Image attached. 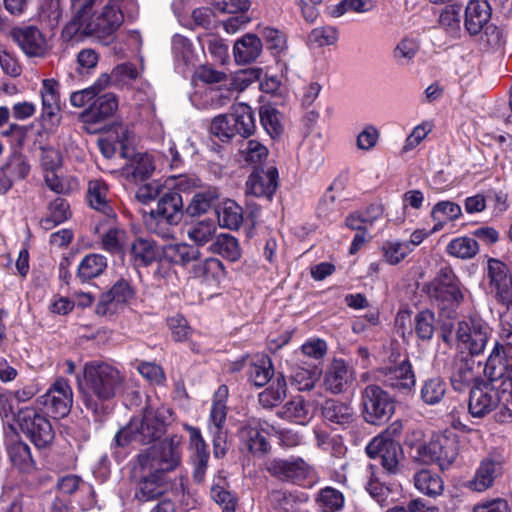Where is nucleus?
I'll use <instances>...</instances> for the list:
<instances>
[{"instance_id": "obj_28", "label": "nucleus", "mask_w": 512, "mask_h": 512, "mask_svg": "<svg viewBox=\"0 0 512 512\" xmlns=\"http://www.w3.org/2000/svg\"><path fill=\"white\" fill-rule=\"evenodd\" d=\"M228 395L229 390L226 385H221L214 393L208 418V430L226 429Z\"/></svg>"}, {"instance_id": "obj_10", "label": "nucleus", "mask_w": 512, "mask_h": 512, "mask_svg": "<svg viewBox=\"0 0 512 512\" xmlns=\"http://www.w3.org/2000/svg\"><path fill=\"white\" fill-rule=\"evenodd\" d=\"M365 450L370 458H380L381 466L387 476H396L402 473L404 453L399 443L378 436L369 442Z\"/></svg>"}, {"instance_id": "obj_49", "label": "nucleus", "mask_w": 512, "mask_h": 512, "mask_svg": "<svg viewBox=\"0 0 512 512\" xmlns=\"http://www.w3.org/2000/svg\"><path fill=\"white\" fill-rule=\"evenodd\" d=\"M8 454L12 464L22 472H30L34 468V461L31 457L29 446L16 441L8 445Z\"/></svg>"}, {"instance_id": "obj_5", "label": "nucleus", "mask_w": 512, "mask_h": 512, "mask_svg": "<svg viewBox=\"0 0 512 512\" xmlns=\"http://www.w3.org/2000/svg\"><path fill=\"white\" fill-rule=\"evenodd\" d=\"M165 421L159 411L151 407L144 410L141 419H133L115 435L117 446L125 447L132 442L148 444L162 436Z\"/></svg>"}, {"instance_id": "obj_14", "label": "nucleus", "mask_w": 512, "mask_h": 512, "mask_svg": "<svg viewBox=\"0 0 512 512\" xmlns=\"http://www.w3.org/2000/svg\"><path fill=\"white\" fill-rule=\"evenodd\" d=\"M489 289L497 303L512 311V275L508 266L495 258L487 262Z\"/></svg>"}, {"instance_id": "obj_16", "label": "nucleus", "mask_w": 512, "mask_h": 512, "mask_svg": "<svg viewBox=\"0 0 512 512\" xmlns=\"http://www.w3.org/2000/svg\"><path fill=\"white\" fill-rule=\"evenodd\" d=\"M502 397L500 392L495 390L493 383L480 380L470 390L468 411L471 416L482 418L498 407Z\"/></svg>"}, {"instance_id": "obj_22", "label": "nucleus", "mask_w": 512, "mask_h": 512, "mask_svg": "<svg viewBox=\"0 0 512 512\" xmlns=\"http://www.w3.org/2000/svg\"><path fill=\"white\" fill-rule=\"evenodd\" d=\"M491 18V7L487 0H470L465 10L464 25L471 35L479 34Z\"/></svg>"}, {"instance_id": "obj_51", "label": "nucleus", "mask_w": 512, "mask_h": 512, "mask_svg": "<svg viewBox=\"0 0 512 512\" xmlns=\"http://www.w3.org/2000/svg\"><path fill=\"white\" fill-rule=\"evenodd\" d=\"M381 251L388 264L397 265L412 252V247H410V243L388 240L383 242Z\"/></svg>"}, {"instance_id": "obj_18", "label": "nucleus", "mask_w": 512, "mask_h": 512, "mask_svg": "<svg viewBox=\"0 0 512 512\" xmlns=\"http://www.w3.org/2000/svg\"><path fill=\"white\" fill-rule=\"evenodd\" d=\"M378 373V378L385 386L402 394H409L416 385V377L408 359L393 366L383 367Z\"/></svg>"}, {"instance_id": "obj_11", "label": "nucleus", "mask_w": 512, "mask_h": 512, "mask_svg": "<svg viewBox=\"0 0 512 512\" xmlns=\"http://www.w3.org/2000/svg\"><path fill=\"white\" fill-rule=\"evenodd\" d=\"M363 416L366 422L379 425L394 413V402L389 394L377 385H368L362 391Z\"/></svg>"}, {"instance_id": "obj_54", "label": "nucleus", "mask_w": 512, "mask_h": 512, "mask_svg": "<svg viewBox=\"0 0 512 512\" xmlns=\"http://www.w3.org/2000/svg\"><path fill=\"white\" fill-rule=\"evenodd\" d=\"M218 196V191L215 188L198 192L193 196L190 204L187 206L186 212L193 217L204 214Z\"/></svg>"}, {"instance_id": "obj_20", "label": "nucleus", "mask_w": 512, "mask_h": 512, "mask_svg": "<svg viewBox=\"0 0 512 512\" xmlns=\"http://www.w3.org/2000/svg\"><path fill=\"white\" fill-rule=\"evenodd\" d=\"M354 373L343 360L334 359L327 368L323 385L332 394H339L346 391L352 384Z\"/></svg>"}, {"instance_id": "obj_7", "label": "nucleus", "mask_w": 512, "mask_h": 512, "mask_svg": "<svg viewBox=\"0 0 512 512\" xmlns=\"http://www.w3.org/2000/svg\"><path fill=\"white\" fill-rule=\"evenodd\" d=\"M427 293L447 317L453 316L464 299L459 281L450 268H442L439 271L436 278L427 286Z\"/></svg>"}, {"instance_id": "obj_39", "label": "nucleus", "mask_w": 512, "mask_h": 512, "mask_svg": "<svg viewBox=\"0 0 512 512\" xmlns=\"http://www.w3.org/2000/svg\"><path fill=\"white\" fill-rule=\"evenodd\" d=\"M249 380L257 387L266 385L274 375L270 358L266 355H256L248 367Z\"/></svg>"}, {"instance_id": "obj_48", "label": "nucleus", "mask_w": 512, "mask_h": 512, "mask_svg": "<svg viewBox=\"0 0 512 512\" xmlns=\"http://www.w3.org/2000/svg\"><path fill=\"white\" fill-rule=\"evenodd\" d=\"M101 244L105 251L123 258L128 245L127 233L123 229L111 228L103 234Z\"/></svg>"}, {"instance_id": "obj_53", "label": "nucleus", "mask_w": 512, "mask_h": 512, "mask_svg": "<svg viewBox=\"0 0 512 512\" xmlns=\"http://www.w3.org/2000/svg\"><path fill=\"white\" fill-rule=\"evenodd\" d=\"M260 121L267 134L275 139L283 132L281 114L271 106H263L260 109Z\"/></svg>"}, {"instance_id": "obj_52", "label": "nucleus", "mask_w": 512, "mask_h": 512, "mask_svg": "<svg viewBox=\"0 0 512 512\" xmlns=\"http://www.w3.org/2000/svg\"><path fill=\"white\" fill-rule=\"evenodd\" d=\"M366 472L368 475L366 491L380 505H384L390 495V489L380 481L377 474V467L375 465L369 464Z\"/></svg>"}, {"instance_id": "obj_29", "label": "nucleus", "mask_w": 512, "mask_h": 512, "mask_svg": "<svg viewBox=\"0 0 512 512\" xmlns=\"http://www.w3.org/2000/svg\"><path fill=\"white\" fill-rule=\"evenodd\" d=\"M189 273L192 277L201 280L207 284H217L224 276V267L220 260L216 258L198 259L191 266Z\"/></svg>"}, {"instance_id": "obj_24", "label": "nucleus", "mask_w": 512, "mask_h": 512, "mask_svg": "<svg viewBox=\"0 0 512 512\" xmlns=\"http://www.w3.org/2000/svg\"><path fill=\"white\" fill-rule=\"evenodd\" d=\"M234 93L235 89L233 87V82L232 80H229L228 82H224L217 86L207 87L201 95L196 93L193 96L192 101L196 103L198 97H201L203 98V101L200 104L202 108L218 109L228 105L232 101Z\"/></svg>"}, {"instance_id": "obj_37", "label": "nucleus", "mask_w": 512, "mask_h": 512, "mask_svg": "<svg viewBox=\"0 0 512 512\" xmlns=\"http://www.w3.org/2000/svg\"><path fill=\"white\" fill-rule=\"evenodd\" d=\"M230 121L233 127L237 129V134L242 137L251 136L256 129L253 110L250 106L243 103L233 106Z\"/></svg>"}, {"instance_id": "obj_50", "label": "nucleus", "mask_w": 512, "mask_h": 512, "mask_svg": "<svg viewBox=\"0 0 512 512\" xmlns=\"http://www.w3.org/2000/svg\"><path fill=\"white\" fill-rule=\"evenodd\" d=\"M447 386L440 377H432L424 381L420 395L427 405H436L442 401L446 394Z\"/></svg>"}, {"instance_id": "obj_30", "label": "nucleus", "mask_w": 512, "mask_h": 512, "mask_svg": "<svg viewBox=\"0 0 512 512\" xmlns=\"http://www.w3.org/2000/svg\"><path fill=\"white\" fill-rule=\"evenodd\" d=\"M87 200L90 206L111 217L114 215L110 206V192L107 184L100 179L90 180L87 188Z\"/></svg>"}, {"instance_id": "obj_47", "label": "nucleus", "mask_w": 512, "mask_h": 512, "mask_svg": "<svg viewBox=\"0 0 512 512\" xmlns=\"http://www.w3.org/2000/svg\"><path fill=\"white\" fill-rule=\"evenodd\" d=\"M315 501L322 512H337L343 508L345 497L341 491L327 486L319 490Z\"/></svg>"}, {"instance_id": "obj_26", "label": "nucleus", "mask_w": 512, "mask_h": 512, "mask_svg": "<svg viewBox=\"0 0 512 512\" xmlns=\"http://www.w3.org/2000/svg\"><path fill=\"white\" fill-rule=\"evenodd\" d=\"M278 172L274 167L260 173H252L246 183L247 191L257 197L271 198L277 188Z\"/></svg>"}, {"instance_id": "obj_8", "label": "nucleus", "mask_w": 512, "mask_h": 512, "mask_svg": "<svg viewBox=\"0 0 512 512\" xmlns=\"http://www.w3.org/2000/svg\"><path fill=\"white\" fill-rule=\"evenodd\" d=\"M265 470L279 481L305 488H311L318 482L314 468L300 457L268 460Z\"/></svg>"}, {"instance_id": "obj_62", "label": "nucleus", "mask_w": 512, "mask_h": 512, "mask_svg": "<svg viewBox=\"0 0 512 512\" xmlns=\"http://www.w3.org/2000/svg\"><path fill=\"white\" fill-rule=\"evenodd\" d=\"M210 131L223 142L229 141L237 135V129L233 127L230 121V114L215 117L211 123Z\"/></svg>"}, {"instance_id": "obj_32", "label": "nucleus", "mask_w": 512, "mask_h": 512, "mask_svg": "<svg viewBox=\"0 0 512 512\" xmlns=\"http://www.w3.org/2000/svg\"><path fill=\"white\" fill-rule=\"evenodd\" d=\"M260 422L250 419L239 429V438L252 453H265L269 443L259 430Z\"/></svg>"}, {"instance_id": "obj_56", "label": "nucleus", "mask_w": 512, "mask_h": 512, "mask_svg": "<svg viewBox=\"0 0 512 512\" xmlns=\"http://www.w3.org/2000/svg\"><path fill=\"white\" fill-rule=\"evenodd\" d=\"M216 229L212 220H203L192 224L187 229V236L192 242L202 246L213 238Z\"/></svg>"}, {"instance_id": "obj_6", "label": "nucleus", "mask_w": 512, "mask_h": 512, "mask_svg": "<svg viewBox=\"0 0 512 512\" xmlns=\"http://www.w3.org/2000/svg\"><path fill=\"white\" fill-rule=\"evenodd\" d=\"M183 216V200L179 192L164 193L156 209L151 210L145 219L147 229L162 238L172 236L171 226L177 225Z\"/></svg>"}, {"instance_id": "obj_25", "label": "nucleus", "mask_w": 512, "mask_h": 512, "mask_svg": "<svg viewBox=\"0 0 512 512\" xmlns=\"http://www.w3.org/2000/svg\"><path fill=\"white\" fill-rule=\"evenodd\" d=\"M42 118L49 121L51 125L59 122L57 116L60 112V95L58 83L53 79H45L41 88Z\"/></svg>"}, {"instance_id": "obj_21", "label": "nucleus", "mask_w": 512, "mask_h": 512, "mask_svg": "<svg viewBox=\"0 0 512 512\" xmlns=\"http://www.w3.org/2000/svg\"><path fill=\"white\" fill-rule=\"evenodd\" d=\"M501 474L502 463L493 457H486L480 462L467 487L476 492H484L494 485Z\"/></svg>"}, {"instance_id": "obj_61", "label": "nucleus", "mask_w": 512, "mask_h": 512, "mask_svg": "<svg viewBox=\"0 0 512 512\" xmlns=\"http://www.w3.org/2000/svg\"><path fill=\"white\" fill-rule=\"evenodd\" d=\"M461 215V207L452 201H440L434 205L431 211V217L435 221H454Z\"/></svg>"}, {"instance_id": "obj_64", "label": "nucleus", "mask_w": 512, "mask_h": 512, "mask_svg": "<svg viewBox=\"0 0 512 512\" xmlns=\"http://www.w3.org/2000/svg\"><path fill=\"white\" fill-rule=\"evenodd\" d=\"M494 353H497V357L512 358V326L509 323L502 322L499 340L495 343L491 354Z\"/></svg>"}, {"instance_id": "obj_2", "label": "nucleus", "mask_w": 512, "mask_h": 512, "mask_svg": "<svg viewBox=\"0 0 512 512\" xmlns=\"http://www.w3.org/2000/svg\"><path fill=\"white\" fill-rule=\"evenodd\" d=\"M95 1L71 0L73 16L62 30L61 37L64 41L93 36L109 43L123 22L121 3H132V0H109L99 14L92 15L91 9Z\"/></svg>"}, {"instance_id": "obj_34", "label": "nucleus", "mask_w": 512, "mask_h": 512, "mask_svg": "<svg viewBox=\"0 0 512 512\" xmlns=\"http://www.w3.org/2000/svg\"><path fill=\"white\" fill-rule=\"evenodd\" d=\"M163 254L167 260L181 266L193 265L201 256L199 248L187 243L166 245Z\"/></svg>"}, {"instance_id": "obj_58", "label": "nucleus", "mask_w": 512, "mask_h": 512, "mask_svg": "<svg viewBox=\"0 0 512 512\" xmlns=\"http://www.w3.org/2000/svg\"><path fill=\"white\" fill-rule=\"evenodd\" d=\"M45 183L58 194H68L79 188V183L75 177H60L53 170L46 172Z\"/></svg>"}, {"instance_id": "obj_3", "label": "nucleus", "mask_w": 512, "mask_h": 512, "mask_svg": "<svg viewBox=\"0 0 512 512\" xmlns=\"http://www.w3.org/2000/svg\"><path fill=\"white\" fill-rule=\"evenodd\" d=\"M125 386V376L115 366L92 361L83 369V382L79 389L84 406L98 415L103 413V404L114 399Z\"/></svg>"}, {"instance_id": "obj_38", "label": "nucleus", "mask_w": 512, "mask_h": 512, "mask_svg": "<svg viewBox=\"0 0 512 512\" xmlns=\"http://www.w3.org/2000/svg\"><path fill=\"white\" fill-rule=\"evenodd\" d=\"M322 415L327 421L343 427L354 421L353 409L349 405L333 399L324 402Z\"/></svg>"}, {"instance_id": "obj_44", "label": "nucleus", "mask_w": 512, "mask_h": 512, "mask_svg": "<svg viewBox=\"0 0 512 512\" xmlns=\"http://www.w3.org/2000/svg\"><path fill=\"white\" fill-rule=\"evenodd\" d=\"M155 169L152 157L147 153L135 154L129 164L124 167V171L131 176L134 181H144L148 179Z\"/></svg>"}, {"instance_id": "obj_19", "label": "nucleus", "mask_w": 512, "mask_h": 512, "mask_svg": "<svg viewBox=\"0 0 512 512\" xmlns=\"http://www.w3.org/2000/svg\"><path fill=\"white\" fill-rule=\"evenodd\" d=\"M487 377L486 383H493L495 390L502 396H512V364L508 359L497 357V353L490 354L483 368Z\"/></svg>"}, {"instance_id": "obj_13", "label": "nucleus", "mask_w": 512, "mask_h": 512, "mask_svg": "<svg viewBox=\"0 0 512 512\" xmlns=\"http://www.w3.org/2000/svg\"><path fill=\"white\" fill-rule=\"evenodd\" d=\"M73 404V391L69 382L64 378H58L50 386L45 394L37 398L35 405L45 409L47 414L53 417H65L70 412Z\"/></svg>"}, {"instance_id": "obj_45", "label": "nucleus", "mask_w": 512, "mask_h": 512, "mask_svg": "<svg viewBox=\"0 0 512 512\" xmlns=\"http://www.w3.org/2000/svg\"><path fill=\"white\" fill-rule=\"evenodd\" d=\"M287 393L286 379L278 374L268 388L259 394V402L264 408H272L280 403Z\"/></svg>"}, {"instance_id": "obj_46", "label": "nucleus", "mask_w": 512, "mask_h": 512, "mask_svg": "<svg viewBox=\"0 0 512 512\" xmlns=\"http://www.w3.org/2000/svg\"><path fill=\"white\" fill-rule=\"evenodd\" d=\"M213 253L219 254L231 262L238 261L241 257V248L238 240L229 234L219 235L210 247Z\"/></svg>"}, {"instance_id": "obj_55", "label": "nucleus", "mask_w": 512, "mask_h": 512, "mask_svg": "<svg viewBox=\"0 0 512 512\" xmlns=\"http://www.w3.org/2000/svg\"><path fill=\"white\" fill-rule=\"evenodd\" d=\"M447 251L450 255L457 258L470 259L478 253L479 246L477 241L473 238L459 237L453 239L448 244Z\"/></svg>"}, {"instance_id": "obj_59", "label": "nucleus", "mask_w": 512, "mask_h": 512, "mask_svg": "<svg viewBox=\"0 0 512 512\" xmlns=\"http://www.w3.org/2000/svg\"><path fill=\"white\" fill-rule=\"evenodd\" d=\"M3 169L13 184L15 181L27 177L30 172V165L24 156L15 154L9 158Z\"/></svg>"}, {"instance_id": "obj_33", "label": "nucleus", "mask_w": 512, "mask_h": 512, "mask_svg": "<svg viewBox=\"0 0 512 512\" xmlns=\"http://www.w3.org/2000/svg\"><path fill=\"white\" fill-rule=\"evenodd\" d=\"M129 254L135 266H149L158 259L159 248L153 240L137 238L132 242Z\"/></svg>"}, {"instance_id": "obj_36", "label": "nucleus", "mask_w": 512, "mask_h": 512, "mask_svg": "<svg viewBox=\"0 0 512 512\" xmlns=\"http://www.w3.org/2000/svg\"><path fill=\"white\" fill-rule=\"evenodd\" d=\"M211 498L222 507L223 512L234 511L237 506V498L230 491L226 476L220 472L213 479L210 489Z\"/></svg>"}, {"instance_id": "obj_23", "label": "nucleus", "mask_w": 512, "mask_h": 512, "mask_svg": "<svg viewBox=\"0 0 512 512\" xmlns=\"http://www.w3.org/2000/svg\"><path fill=\"white\" fill-rule=\"evenodd\" d=\"M321 373L319 365L299 358L291 368V383L299 391H309L313 389Z\"/></svg>"}, {"instance_id": "obj_60", "label": "nucleus", "mask_w": 512, "mask_h": 512, "mask_svg": "<svg viewBox=\"0 0 512 512\" xmlns=\"http://www.w3.org/2000/svg\"><path fill=\"white\" fill-rule=\"evenodd\" d=\"M240 153L246 162L255 165L265 161L269 154L267 147L254 139L244 143Z\"/></svg>"}, {"instance_id": "obj_42", "label": "nucleus", "mask_w": 512, "mask_h": 512, "mask_svg": "<svg viewBox=\"0 0 512 512\" xmlns=\"http://www.w3.org/2000/svg\"><path fill=\"white\" fill-rule=\"evenodd\" d=\"M71 216L69 203L61 197L50 202L46 215L41 219L40 225L45 230H51L65 222Z\"/></svg>"}, {"instance_id": "obj_4", "label": "nucleus", "mask_w": 512, "mask_h": 512, "mask_svg": "<svg viewBox=\"0 0 512 512\" xmlns=\"http://www.w3.org/2000/svg\"><path fill=\"white\" fill-rule=\"evenodd\" d=\"M458 454V440L454 433L434 434L429 441L410 445L412 462L429 465L436 463L441 469L448 468Z\"/></svg>"}, {"instance_id": "obj_35", "label": "nucleus", "mask_w": 512, "mask_h": 512, "mask_svg": "<svg viewBox=\"0 0 512 512\" xmlns=\"http://www.w3.org/2000/svg\"><path fill=\"white\" fill-rule=\"evenodd\" d=\"M118 108V100L113 93H105L96 96L89 108L85 111L84 116L93 122L102 121L114 114Z\"/></svg>"}, {"instance_id": "obj_17", "label": "nucleus", "mask_w": 512, "mask_h": 512, "mask_svg": "<svg viewBox=\"0 0 512 512\" xmlns=\"http://www.w3.org/2000/svg\"><path fill=\"white\" fill-rule=\"evenodd\" d=\"M482 372V363L477 361L475 356L462 355L456 357L451 368V385L456 391H464L471 384L476 385L482 380Z\"/></svg>"}, {"instance_id": "obj_27", "label": "nucleus", "mask_w": 512, "mask_h": 512, "mask_svg": "<svg viewBox=\"0 0 512 512\" xmlns=\"http://www.w3.org/2000/svg\"><path fill=\"white\" fill-rule=\"evenodd\" d=\"M261 39L251 33H247L238 39L233 46V55L238 64H250L254 62L262 52Z\"/></svg>"}, {"instance_id": "obj_43", "label": "nucleus", "mask_w": 512, "mask_h": 512, "mask_svg": "<svg viewBox=\"0 0 512 512\" xmlns=\"http://www.w3.org/2000/svg\"><path fill=\"white\" fill-rule=\"evenodd\" d=\"M219 225L230 230H237L243 222V209L233 200L224 201L217 210Z\"/></svg>"}, {"instance_id": "obj_63", "label": "nucleus", "mask_w": 512, "mask_h": 512, "mask_svg": "<svg viewBox=\"0 0 512 512\" xmlns=\"http://www.w3.org/2000/svg\"><path fill=\"white\" fill-rule=\"evenodd\" d=\"M327 353V344L324 340L316 338L306 341L300 349V352L296 353L297 360L305 358L313 361L321 360Z\"/></svg>"}, {"instance_id": "obj_9", "label": "nucleus", "mask_w": 512, "mask_h": 512, "mask_svg": "<svg viewBox=\"0 0 512 512\" xmlns=\"http://www.w3.org/2000/svg\"><path fill=\"white\" fill-rule=\"evenodd\" d=\"M46 414L41 412L36 405L24 407L17 414V422L21 430L38 448L49 445L55 436L52 424Z\"/></svg>"}, {"instance_id": "obj_57", "label": "nucleus", "mask_w": 512, "mask_h": 512, "mask_svg": "<svg viewBox=\"0 0 512 512\" xmlns=\"http://www.w3.org/2000/svg\"><path fill=\"white\" fill-rule=\"evenodd\" d=\"M419 43L414 38L405 37L401 39L393 49V59L401 64L406 65L413 61L419 50Z\"/></svg>"}, {"instance_id": "obj_12", "label": "nucleus", "mask_w": 512, "mask_h": 512, "mask_svg": "<svg viewBox=\"0 0 512 512\" xmlns=\"http://www.w3.org/2000/svg\"><path fill=\"white\" fill-rule=\"evenodd\" d=\"M7 35L19 46L29 58H44L50 51V45L35 25L21 24L11 27Z\"/></svg>"}, {"instance_id": "obj_15", "label": "nucleus", "mask_w": 512, "mask_h": 512, "mask_svg": "<svg viewBox=\"0 0 512 512\" xmlns=\"http://www.w3.org/2000/svg\"><path fill=\"white\" fill-rule=\"evenodd\" d=\"M490 334L491 330L485 322L470 319L458 323L456 339L469 350V355L477 356L484 351Z\"/></svg>"}, {"instance_id": "obj_41", "label": "nucleus", "mask_w": 512, "mask_h": 512, "mask_svg": "<svg viewBox=\"0 0 512 512\" xmlns=\"http://www.w3.org/2000/svg\"><path fill=\"white\" fill-rule=\"evenodd\" d=\"M277 414L281 418L302 425L306 424L312 418L308 403L300 396L284 404Z\"/></svg>"}, {"instance_id": "obj_40", "label": "nucleus", "mask_w": 512, "mask_h": 512, "mask_svg": "<svg viewBox=\"0 0 512 512\" xmlns=\"http://www.w3.org/2000/svg\"><path fill=\"white\" fill-rule=\"evenodd\" d=\"M107 268V258L98 253L86 255L79 263L77 277L86 282L104 273Z\"/></svg>"}, {"instance_id": "obj_1", "label": "nucleus", "mask_w": 512, "mask_h": 512, "mask_svg": "<svg viewBox=\"0 0 512 512\" xmlns=\"http://www.w3.org/2000/svg\"><path fill=\"white\" fill-rule=\"evenodd\" d=\"M182 437L172 435L142 450L135 458L131 477L135 498L140 502L156 500L173 489L170 473L182 465Z\"/></svg>"}, {"instance_id": "obj_31", "label": "nucleus", "mask_w": 512, "mask_h": 512, "mask_svg": "<svg viewBox=\"0 0 512 512\" xmlns=\"http://www.w3.org/2000/svg\"><path fill=\"white\" fill-rule=\"evenodd\" d=\"M414 487L430 498L440 496L444 491V481L437 473L429 469H421L413 476Z\"/></svg>"}]
</instances>
